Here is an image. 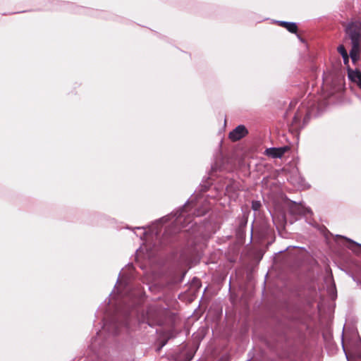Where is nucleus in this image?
I'll list each match as a JSON object with an SVG mask.
<instances>
[{"instance_id":"f03ea898","label":"nucleus","mask_w":361,"mask_h":361,"mask_svg":"<svg viewBox=\"0 0 361 361\" xmlns=\"http://www.w3.org/2000/svg\"><path fill=\"white\" fill-rule=\"evenodd\" d=\"M248 134V131L245 126L239 125L228 134V137L233 142L238 141Z\"/></svg>"},{"instance_id":"20e7f679","label":"nucleus","mask_w":361,"mask_h":361,"mask_svg":"<svg viewBox=\"0 0 361 361\" xmlns=\"http://www.w3.org/2000/svg\"><path fill=\"white\" fill-rule=\"evenodd\" d=\"M278 25L286 28L288 32L291 33H297L298 32V25L295 23L278 21Z\"/></svg>"},{"instance_id":"423d86ee","label":"nucleus","mask_w":361,"mask_h":361,"mask_svg":"<svg viewBox=\"0 0 361 361\" xmlns=\"http://www.w3.org/2000/svg\"><path fill=\"white\" fill-rule=\"evenodd\" d=\"M338 51L341 54V55L343 56H345V55L348 54L345 47L343 45H340L338 47Z\"/></svg>"},{"instance_id":"7ed1b4c3","label":"nucleus","mask_w":361,"mask_h":361,"mask_svg":"<svg viewBox=\"0 0 361 361\" xmlns=\"http://www.w3.org/2000/svg\"><path fill=\"white\" fill-rule=\"evenodd\" d=\"M289 149L288 147H270L264 151V154L271 158H281Z\"/></svg>"},{"instance_id":"6e6552de","label":"nucleus","mask_w":361,"mask_h":361,"mask_svg":"<svg viewBox=\"0 0 361 361\" xmlns=\"http://www.w3.org/2000/svg\"><path fill=\"white\" fill-rule=\"evenodd\" d=\"M343 63L345 64H348L349 62V56L348 54L345 55V56H343Z\"/></svg>"},{"instance_id":"39448f33","label":"nucleus","mask_w":361,"mask_h":361,"mask_svg":"<svg viewBox=\"0 0 361 361\" xmlns=\"http://www.w3.org/2000/svg\"><path fill=\"white\" fill-rule=\"evenodd\" d=\"M348 76L351 80L357 83L361 88V72L359 71H351L348 73Z\"/></svg>"},{"instance_id":"f257e3e1","label":"nucleus","mask_w":361,"mask_h":361,"mask_svg":"<svg viewBox=\"0 0 361 361\" xmlns=\"http://www.w3.org/2000/svg\"><path fill=\"white\" fill-rule=\"evenodd\" d=\"M345 32L348 35L352 43V49L350 51V56L351 57L353 61H355L358 59L360 52V29L355 23H350L347 26Z\"/></svg>"},{"instance_id":"0eeeda50","label":"nucleus","mask_w":361,"mask_h":361,"mask_svg":"<svg viewBox=\"0 0 361 361\" xmlns=\"http://www.w3.org/2000/svg\"><path fill=\"white\" fill-rule=\"evenodd\" d=\"M260 207V203L259 202H252V209L254 210H257Z\"/></svg>"}]
</instances>
